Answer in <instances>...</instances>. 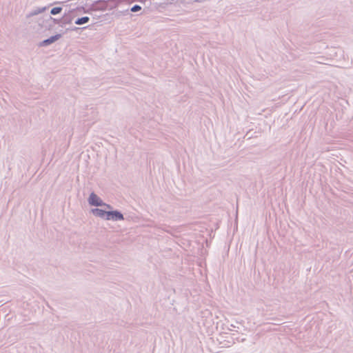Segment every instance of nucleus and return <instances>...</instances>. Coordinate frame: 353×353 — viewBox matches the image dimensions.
<instances>
[{
	"instance_id": "1",
	"label": "nucleus",
	"mask_w": 353,
	"mask_h": 353,
	"mask_svg": "<svg viewBox=\"0 0 353 353\" xmlns=\"http://www.w3.org/2000/svg\"><path fill=\"white\" fill-rule=\"evenodd\" d=\"M88 201L89 205L91 206L102 207L105 205V203L94 192L90 193Z\"/></svg>"
},
{
	"instance_id": "2",
	"label": "nucleus",
	"mask_w": 353,
	"mask_h": 353,
	"mask_svg": "<svg viewBox=\"0 0 353 353\" xmlns=\"http://www.w3.org/2000/svg\"><path fill=\"white\" fill-rule=\"evenodd\" d=\"M106 220L114 221H123L124 220V216L121 211L118 210H112L108 211Z\"/></svg>"
},
{
	"instance_id": "3",
	"label": "nucleus",
	"mask_w": 353,
	"mask_h": 353,
	"mask_svg": "<svg viewBox=\"0 0 353 353\" xmlns=\"http://www.w3.org/2000/svg\"><path fill=\"white\" fill-rule=\"evenodd\" d=\"M62 37V34L61 33H57L54 35H52L48 39H46L41 42L39 43L38 46L39 47H46L48 46L57 41H58L59 39Z\"/></svg>"
},
{
	"instance_id": "4",
	"label": "nucleus",
	"mask_w": 353,
	"mask_h": 353,
	"mask_svg": "<svg viewBox=\"0 0 353 353\" xmlns=\"http://www.w3.org/2000/svg\"><path fill=\"white\" fill-rule=\"evenodd\" d=\"M134 0H105L107 10H111L116 8L122 2H128V3L130 4L134 2Z\"/></svg>"
},
{
	"instance_id": "5",
	"label": "nucleus",
	"mask_w": 353,
	"mask_h": 353,
	"mask_svg": "<svg viewBox=\"0 0 353 353\" xmlns=\"http://www.w3.org/2000/svg\"><path fill=\"white\" fill-rule=\"evenodd\" d=\"M90 212L95 216L106 220L108 211L98 208H92Z\"/></svg>"
},
{
	"instance_id": "6",
	"label": "nucleus",
	"mask_w": 353,
	"mask_h": 353,
	"mask_svg": "<svg viewBox=\"0 0 353 353\" xmlns=\"http://www.w3.org/2000/svg\"><path fill=\"white\" fill-rule=\"evenodd\" d=\"M73 10H70L68 13H65L62 17V24L61 27H64L67 24H70L74 19V17L71 14Z\"/></svg>"
},
{
	"instance_id": "7",
	"label": "nucleus",
	"mask_w": 353,
	"mask_h": 353,
	"mask_svg": "<svg viewBox=\"0 0 353 353\" xmlns=\"http://www.w3.org/2000/svg\"><path fill=\"white\" fill-rule=\"evenodd\" d=\"M52 4L49 5L48 6H44L42 8H37L33 10H32L30 13H28L26 15L27 18H30L31 17L37 15L39 14L44 12Z\"/></svg>"
},
{
	"instance_id": "8",
	"label": "nucleus",
	"mask_w": 353,
	"mask_h": 353,
	"mask_svg": "<svg viewBox=\"0 0 353 353\" xmlns=\"http://www.w3.org/2000/svg\"><path fill=\"white\" fill-rule=\"evenodd\" d=\"M101 2H103V1L101 0H97L94 1L88 8L89 13L92 11L103 10V8H97V4H99Z\"/></svg>"
},
{
	"instance_id": "9",
	"label": "nucleus",
	"mask_w": 353,
	"mask_h": 353,
	"mask_svg": "<svg viewBox=\"0 0 353 353\" xmlns=\"http://www.w3.org/2000/svg\"><path fill=\"white\" fill-rule=\"evenodd\" d=\"M89 21H90V17L85 16V17L77 18L75 20L74 23L76 25L81 26V25L88 23Z\"/></svg>"
},
{
	"instance_id": "10",
	"label": "nucleus",
	"mask_w": 353,
	"mask_h": 353,
	"mask_svg": "<svg viewBox=\"0 0 353 353\" xmlns=\"http://www.w3.org/2000/svg\"><path fill=\"white\" fill-rule=\"evenodd\" d=\"M48 23L52 22L54 26L56 24H58V25H59V26L61 27L62 17L60 19H56V18H53L51 15H48Z\"/></svg>"
},
{
	"instance_id": "11",
	"label": "nucleus",
	"mask_w": 353,
	"mask_h": 353,
	"mask_svg": "<svg viewBox=\"0 0 353 353\" xmlns=\"http://www.w3.org/2000/svg\"><path fill=\"white\" fill-rule=\"evenodd\" d=\"M43 24L42 26L45 28L46 30H51L54 28V25L53 23H48V17L43 21Z\"/></svg>"
},
{
	"instance_id": "12",
	"label": "nucleus",
	"mask_w": 353,
	"mask_h": 353,
	"mask_svg": "<svg viewBox=\"0 0 353 353\" xmlns=\"http://www.w3.org/2000/svg\"><path fill=\"white\" fill-rule=\"evenodd\" d=\"M63 8L61 6L54 7L50 10V15H56L61 12Z\"/></svg>"
},
{
	"instance_id": "13",
	"label": "nucleus",
	"mask_w": 353,
	"mask_h": 353,
	"mask_svg": "<svg viewBox=\"0 0 353 353\" xmlns=\"http://www.w3.org/2000/svg\"><path fill=\"white\" fill-rule=\"evenodd\" d=\"M130 10L132 12H139L140 10H141V6H140L139 5H137V4H135L130 9Z\"/></svg>"
},
{
	"instance_id": "14",
	"label": "nucleus",
	"mask_w": 353,
	"mask_h": 353,
	"mask_svg": "<svg viewBox=\"0 0 353 353\" xmlns=\"http://www.w3.org/2000/svg\"><path fill=\"white\" fill-rule=\"evenodd\" d=\"M87 27H83V28H78V27H72V28H67L65 32H68V31H74V32H78L79 30H81V29H85Z\"/></svg>"
},
{
	"instance_id": "15",
	"label": "nucleus",
	"mask_w": 353,
	"mask_h": 353,
	"mask_svg": "<svg viewBox=\"0 0 353 353\" xmlns=\"http://www.w3.org/2000/svg\"><path fill=\"white\" fill-rule=\"evenodd\" d=\"M77 10H82L84 13H89V10H88V9H85L84 7L81 6V7H78L77 8Z\"/></svg>"
},
{
	"instance_id": "16",
	"label": "nucleus",
	"mask_w": 353,
	"mask_h": 353,
	"mask_svg": "<svg viewBox=\"0 0 353 353\" xmlns=\"http://www.w3.org/2000/svg\"><path fill=\"white\" fill-rule=\"evenodd\" d=\"M128 12H129V9H126L122 12H120L121 13H122L123 15L126 14H128Z\"/></svg>"
},
{
	"instance_id": "17",
	"label": "nucleus",
	"mask_w": 353,
	"mask_h": 353,
	"mask_svg": "<svg viewBox=\"0 0 353 353\" xmlns=\"http://www.w3.org/2000/svg\"><path fill=\"white\" fill-rule=\"evenodd\" d=\"M104 206L106 207L108 209H112V206L110 204L105 203V205Z\"/></svg>"
},
{
	"instance_id": "18",
	"label": "nucleus",
	"mask_w": 353,
	"mask_h": 353,
	"mask_svg": "<svg viewBox=\"0 0 353 353\" xmlns=\"http://www.w3.org/2000/svg\"><path fill=\"white\" fill-rule=\"evenodd\" d=\"M204 0H194L195 2H197V3H201L202 1H203Z\"/></svg>"
}]
</instances>
